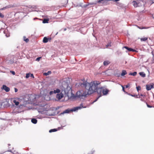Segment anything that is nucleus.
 <instances>
[{
	"label": "nucleus",
	"mask_w": 154,
	"mask_h": 154,
	"mask_svg": "<svg viewBox=\"0 0 154 154\" xmlns=\"http://www.w3.org/2000/svg\"><path fill=\"white\" fill-rule=\"evenodd\" d=\"M56 92V90H54L53 91V93H54V94H56V93H57V92Z\"/></svg>",
	"instance_id": "nucleus-40"
},
{
	"label": "nucleus",
	"mask_w": 154,
	"mask_h": 154,
	"mask_svg": "<svg viewBox=\"0 0 154 154\" xmlns=\"http://www.w3.org/2000/svg\"><path fill=\"white\" fill-rule=\"evenodd\" d=\"M100 83L99 81H93L90 83L87 82L86 81L83 82L81 83V85L85 87L87 91V94L88 95L91 94L94 92Z\"/></svg>",
	"instance_id": "nucleus-1"
},
{
	"label": "nucleus",
	"mask_w": 154,
	"mask_h": 154,
	"mask_svg": "<svg viewBox=\"0 0 154 154\" xmlns=\"http://www.w3.org/2000/svg\"><path fill=\"white\" fill-rule=\"evenodd\" d=\"M109 91L106 88H104L103 87V89L102 91V95H106L108 93Z\"/></svg>",
	"instance_id": "nucleus-8"
},
{
	"label": "nucleus",
	"mask_w": 154,
	"mask_h": 154,
	"mask_svg": "<svg viewBox=\"0 0 154 154\" xmlns=\"http://www.w3.org/2000/svg\"><path fill=\"white\" fill-rule=\"evenodd\" d=\"M137 27L140 29H146L148 28L147 27H140L138 26H137Z\"/></svg>",
	"instance_id": "nucleus-22"
},
{
	"label": "nucleus",
	"mask_w": 154,
	"mask_h": 154,
	"mask_svg": "<svg viewBox=\"0 0 154 154\" xmlns=\"http://www.w3.org/2000/svg\"><path fill=\"white\" fill-rule=\"evenodd\" d=\"M127 73L126 71L125 70H122V72L121 74V75L122 76H123L127 74Z\"/></svg>",
	"instance_id": "nucleus-13"
},
{
	"label": "nucleus",
	"mask_w": 154,
	"mask_h": 154,
	"mask_svg": "<svg viewBox=\"0 0 154 154\" xmlns=\"http://www.w3.org/2000/svg\"><path fill=\"white\" fill-rule=\"evenodd\" d=\"M129 86H130V85L129 84H128V85H126L125 86V87L126 88H128V87H129Z\"/></svg>",
	"instance_id": "nucleus-33"
},
{
	"label": "nucleus",
	"mask_w": 154,
	"mask_h": 154,
	"mask_svg": "<svg viewBox=\"0 0 154 154\" xmlns=\"http://www.w3.org/2000/svg\"><path fill=\"white\" fill-rule=\"evenodd\" d=\"M41 58V57H38L37 59H36V60H39Z\"/></svg>",
	"instance_id": "nucleus-39"
},
{
	"label": "nucleus",
	"mask_w": 154,
	"mask_h": 154,
	"mask_svg": "<svg viewBox=\"0 0 154 154\" xmlns=\"http://www.w3.org/2000/svg\"><path fill=\"white\" fill-rule=\"evenodd\" d=\"M30 73H27L26 74V79H27L28 78L29 76H30Z\"/></svg>",
	"instance_id": "nucleus-26"
},
{
	"label": "nucleus",
	"mask_w": 154,
	"mask_h": 154,
	"mask_svg": "<svg viewBox=\"0 0 154 154\" xmlns=\"http://www.w3.org/2000/svg\"><path fill=\"white\" fill-rule=\"evenodd\" d=\"M103 87H98V86L97 87V89L96 90V91H95V92H96L97 93V94L99 96L93 102V103H94L95 102H96L97 99L101 96H102V91L103 89Z\"/></svg>",
	"instance_id": "nucleus-5"
},
{
	"label": "nucleus",
	"mask_w": 154,
	"mask_h": 154,
	"mask_svg": "<svg viewBox=\"0 0 154 154\" xmlns=\"http://www.w3.org/2000/svg\"><path fill=\"white\" fill-rule=\"evenodd\" d=\"M154 84L153 83L150 84L149 85H146V89L147 91H149L152 88H153Z\"/></svg>",
	"instance_id": "nucleus-7"
},
{
	"label": "nucleus",
	"mask_w": 154,
	"mask_h": 154,
	"mask_svg": "<svg viewBox=\"0 0 154 154\" xmlns=\"http://www.w3.org/2000/svg\"><path fill=\"white\" fill-rule=\"evenodd\" d=\"M48 41L49 42H51V38H48Z\"/></svg>",
	"instance_id": "nucleus-38"
},
{
	"label": "nucleus",
	"mask_w": 154,
	"mask_h": 154,
	"mask_svg": "<svg viewBox=\"0 0 154 154\" xmlns=\"http://www.w3.org/2000/svg\"><path fill=\"white\" fill-rule=\"evenodd\" d=\"M63 97V95L62 93L57 94L56 95V98L59 100L61 99Z\"/></svg>",
	"instance_id": "nucleus-10"
},
{
	"label": "nucleus",
	"mask_w": 154,
	"mask_h": 154,
	"mask_svg": "<svg viewBox=\"0 0 154 154\" xmlns=\"http://www.w3.org/2000/svg\"><path fill=\"white\" fill-rule=\"evenodd\" d=\"M121 86L122 87L123 91L124 92H125V88H124V87L123 86H122V85H121Z\"/></svg>",
	"instance_id": "nucleus-30"
},
{
	"label": "nucleus",
	"mask_w": 154,
	"mask_h": 154,
	"mask_svg": "<svg viewBox=\"0 0 154 154\" xmlns=\"http://www.w3.org/2000/svg\"><path fill=\"white\" fill-rule=\"evenodd\" d=\"M23 39L26 42H28L29 41V39L28 38H26V37L25 36L23 37Z\"/></svg>",
	"instance_id": "nucleus-24"
},
{
	"label": "nucleus",
	"mask_w": 154,
	"mask_h": 154,
	"mask_svg": "<svg viewBox=\"0 0 154 154\" xmlns=\"http://www.w3.org/2000/svg\"><path fill=\"white\" fill-rule=\"evenodd\" d=\"M114 0L116 2H117V1H119L120 0Z\"/></svg>",
	"instance_id": "nucleus-42"
},
{
	"label": "nucleus",
	"mask_w": 154,
	"mask_h": 154,
	"mask_svg": "<svg viewBox=\"0 0 154 154\" xmlns=\"http://www.w3.org/2000/svg\"><path fill=\"white\" fill-rule=\"evenodd\" d=\"M128 94L129 95L131 96L132 97H134L136 98H137V95H132L131 94Z\"/></svg>",
	"instance_id": "nucleus-25"
},
{
	"label": "nucleus",
	"mask_w": 154,
	"mask_h": 154,
	"mask_svg": "<svg viewBox=\"0 0 154 154\" xmlns=\"http://www.w3.org/2000/svg\"><path fill=\"white\" fill-rule=\"evenodd\" d=\"M4 17V15L0 12V17L1 18H3V17Z\"/></svg>",
	"instance_id": "nucleus-28"
},
{
	"label": "nucleus",
	"mask_w": 154,
	"mask_h": 154,
	"mask_svg": "<svg viewBox=\"0 0 154 154\" xmlns=\"http://www.w3.org/2000/svg\"><path fill=\"white\" fill-rule=\"evenodd\" d=\"M109 63L110 62L108 61H105L104 62L103 64L104 66H107L109 64Z\"/></svg>",
	"instance_id": "nucleus-15"
},
{
	"label": "nucleus",
	"mask_w": 154,
	"mask_h": 154,
	"mask_svg": "<svg viewBox=\"0 0 154 154\" xmlns=\"http://www.w3.org/2000/svg\"><path fill=\"white\" fill-rule=\"evenodd\" d=\"M30 76L33 78H34V76L32 74H30Z\"/></svg>",
	"instance_id": "nucleus-35"
},
{
	"label": "nucleus",
	"mask_w": 154,
	"mask_h": 154,
	"mask_svg": "<svg viewBox=\"0 0 154 154\" xmlns=\"http://www.w3.org/2000/svg\"><path fill=\"white\" fill-rule=\"evenodd\" d=\"M141 41H146L148 39L147 37H145L144 38H141L140 39Z\"/></svg>",
	"instance_id": "nucleus-16"
},
{
	"label": "nucleus",
	"mask_w": 154,
	"mask_h": 154,
	"mask_svg": "<svg viewBox=\"0 0 154 154\" xmlns=\"http://www.w3.org/2000/svg\"><path fill=\"white\" fill-rule=\"evenodd\" d=\"M14 90H15V92H16L17 91H18V90L17 88H14Z\"/></svg>",
	"instance_id": "nucleus-37"
},
{
	"label": "nucleus",
	"mask_w": 154,
	"mask_h": 154,
	"mask_svg": "<svg viewBox=\"0 0 154 154\" xmlns=\"http://www.w3.org/2000/svg\"><path fill=\"white\" fill-rule=\"evenodd\" d=\"M49 20V19H44L43 21V23H48Z\"/></svg>",
	"instance_id": "nucleus-21"
},
{
	"label": "nucleus",
	"mask_w": 154,
	"mask_h": 154,
	"mask_svg": "<svg viewBox=\"0 0 154 154\" xmlns=\"http://www.w3.org/2000/svg\"><path fill=\"white\" fill-rule=\"evenodd\" d=\"M48 39L46 37H45L44 38L43 40V42L44 43H47L48 42Z\"/></svg>",
	"instance_id": "nucleus-12"
},
{
	"label": "nucleus",
	"mask_w": 154,
	"mask_h": 154,
	"mask_svg": "<svg viewBox=\"0 0 154 154\" xmlns=\"http://www.w3.org/2000/svg\"><path fill=\"white\" fill-rule=\"evenodd\" d=\"M136 88L137 91H138L139 90H140L141 89V88L140 86H138L137 87H136Z\"/></svg>",
	"instance_id": "nucleus-27"
},
{
	"label": "nucleus",
	"mask_w": 154,
	"mask_h": 154,
	"mask_svg": "<svg viewBox=\"0 0 154 154\" xmlns=\"http://www.w3.org/2000/svg\"><path fill=\"white\" fill-rule=\"evenodd\" d=\"M86 107V106H83V103H82L80 104V106L74 107L70 110H69V109H66L61 114H63L65 113H69L70 111H75L79 109H80L82 108H85Z\"/></svg>",
	"instance_id": "nucleus-3"
},
{
	"label": "nucleus",
	"mask_w": 154,
	"mask_h": 154,
	"mask_svg": "<svg viewBox=\"0 0 154 154\" xmlns=\"http://www.w3.org/2000/svg\"><path fill=\"white\" fill-rule=\"evenodd\" d=\"M13 102L16 105H18L19 104V102L18 101H16V100H13Z\"/></svg>",
	"instance_id": "nucleus-20"
},
{
	"label": "nucleus",
	"mask_w": 154,
	"mask_h": 154,
	"mask_svg": "<svg viewBox=\"0 0 154 154\" xmlns=\"http://www.w3.org/2000/svg\"><path fill=\"white\" fill-rule=\"evenodd\" d=\"M137 74V72H131L129 73V75H132L133 76H135Z\"/></svg>",
	"instance_id": "nucleus-19"
},
{
	"label": "nucleus",
	"mask_w": 154,
	"mask_h": 154,
	"mask_svg": "<svg viewBox=\"0 0 154 154\" xmlns=\"http://www.w3.org/2000/svg\"><path fill=\"white\" fill-rule=\"evenodd\" d=\"M140 96H143V94H141Z\"/></svg>",
	"instance_id": "nucleus-43"
},
{
	"label": "nucleus",
	"mask_w": 154,
	"mask_h": 154,
	"mask_svg": "<svg viewBox=\"0 0 154 154\" xmlns=\"http://www.w3.org/2000/svg\"><path fill=\"white\" fill-rule=\"evenodd\" d=\"M88 95L87 92L82 90L79 91H77L76 93V96L79 98L82 97H86L87 95Z\"/></svg>",
	"instance_id": "nucleus-4"
},
{
	"label": "nucleus",
	"mask_w": 154,
	"mask_h": 154,
	"mask_svg": "<svg viewBox=\"0 0 154 154\" xmlns=\"http://www.w3.org/2000/svg\"><path fill=\"white\" fill-rule=\"evenodd\" d=\"M31 122L32 123L35 124L37 123V121L36 119H32L31 120Z\"/></svg>",
	"instance_id": "nucleus-14"
},
{
	"label": "nucleus",
	"mask_w": 154,
	"mask_h": 154,
	"mask_svg": "<svg viewBox=\"0 0 154 154\" xmlns=\"http://www.w3.org/2000/svg\"><path fill=\"white\" fill-rule=\"evenodd\" d=\"M56 90V92H57V93H59L60 92V90L59 89H57Z\"/></svg>",
	"instance_id": "nucleus-29"
},
{
	"label": "nucleus",
	"mask_w": 154,
	"mask_h": 154,
	"mask_svg": "<svg viewBox=\"0 0 154 154\" xmlns=\"http://www.w3.org/2000/svg\"><path fill=\"white\" fill-rule=\"evenodd\" d=\"M53 93V91H51L50 92L49 94L50 95H51Z\"/></svg>",
	"instance_id": "nucleus-36"
},
{
	"label": "nucleus",
	"mask_w": 154,
	"mask_h": 154,
	"mask_svg": "<svg viewBox=\"0 0 154 154\" xmlns=\"http://www.w3.org/2000/svg\"><path fill=\"white\" fill-rule=\"evenodd\" d=\"M51 71H48L47 72H45L43 73L44 75L47 76L51 73Z\"/></svg>",
	"instance_id": "nucleus-18"
},
{
	"label": "nucleus",
	"mask_w": 154,
	"mask_h": 154,
	"mask_svg": "<svg viewBox=\"0 0 154 154\" xmlns=\"http://www.w3.org/2000/svg\"><path fill=\"white\" fill-rule=\"evenodd\" d=\"M150 0L152 2V3H154V0Z\"/></svg>",
	"instance_id": "nucleus-41"
},
{
	"label": "nucleus",
	"mask_w": 154,
	"mask_h": 154,
	"mask_svg": "<svg viewBox=\"0 0 154 154\" xmlns=\"http://www.w3.org/2000/svg\"><path fill=\"white\" fill-rule=\"evenodd\" d=\"M147 106L148 107H149V108H151V107H152V106H150L149 105V104H147Z\"/></svg>",
	"instance_id": "nucleus-34"
},
{
	"label": "nucleus",
	"mask_w": 154,
	"mask_h": 154,
	"mask_svg": "<svg viewBox=\"0 0 154 154\" xmlns=\"http://www.w3.org/2000/svg\"><path fill=\"white\" fill-rule=\"evenodd\" d=\"M132 3L134 7L136 8L142 6L143 4V2L141 0H137L133 1Z\"/></svg>",
	"instance_id": "nucleus-6"
},
{
	"label": "nucleus",
	"mask_w": 154,
	"mask_h": 154,
	"mask_svg": "<svg viewBox=\"0 0 154 154\" xmlns=\"http://www.w3.org/2000/svg\"><path fill=\"white\" fill-rule=\"evenodd\" d=\"M124 48H125V49H127V50H128V51H131L134 52V51H136L134 49L131 48H129L128 47H127V46H125Z\"/></svg>",
	"instance_id": "nucleus-11"
},
{
	"label": "nucleus",
	"mask_w": 154,
	"mask_h": 154,
	"mask_svg": "<svg viewBox=\"0 0 154 154\" xmlns=\"http://www.w3.org/2000/svg\"><path fill=\"white\" fill-rule=\"evenodd\" d=\"M2 89H4L6 92H9L10 90V88L5 85H3Z\"/></svg>",
	"instance_id": "nucleus-9"
},
{
	"label": "nucleus",
	"mask_w": 154,
	"mask_h": 154,
	"mask_svg": "<svg viewBox=\"0 0 154 154\" xmlns=\"http://www.w3.org/2000/svg\"><path fill=\"white\" fill-rule=\"evenodd\" d=\"M66 88L65 87L63 88V93L66 95L68 97L69 99H74L75 96L74 94H72L71 88L70 87L68 86V84L66 83Z\"/></svg>",
	"instance_id": "nucleus-2"
},
{
	"label": "nucleus",
	"mask_w": 154,
	"mask_h": 154,
	"mask_svg": "<svg viewBox=\"0 0 154 154\" xmlns=\"http://www.w3.org/2000/svg\"><path fill=\"white\" fill-rule=\"evenodd\" d=\"M57 131V130L56 129H51L49 130V132L50 133H51L52 132H54L55 131Z\"/></svg>",
	"instance_id": "nucleus-23"
},
{
	"label": "nucleus",
	"mask_w": 154,
	"mask_h": 154,
	"mask_svg": "<svg viewBox=\"0 0 154 154\" xmlns=\"http://www.w3.org/2000/svg\"><path fill=\"white\" fill-rule=\"evenodd\" d=\"M108 46V45H106V46H107V47Z\"/></svg>",
	"instance_id": "nucleus-44"
},
{
	"label": "nucleus",
	"mask_w": 154,
	"mask_h": 154,
	"mask_svg": "<svg viewBox=\"0 0 154 154\" xmlns=\"http://www.w3.org/2000/svg\"><path fill=\"white\" fill-rule=\"evenodd\" d=\"M104 0H98V2H97L98 3H100L102 1H103Z\"/></svg>",
	"instance_id": "nucleus-32"
},
{
	"label": "nucleus",
	"mask_w": 154,
	"mask_h": 154,
	"mask_svg": "<svg viewBox=\"0 0 154 154\" xmlns=\"http://www.w3.org/2000/svg\"><path fill=\"white\" fill-rule=\"evenodd\" d=\"M139 74L143 77H144L146 76V74L143 72H140L139 73Z\"/></svg>",
	"instance_id": "nucleus-17"
},
{
	"label": "nucleus",
	"mask_w": 154,
	"mask_h": 154,
	"mask_svg": "<svg viewBox=\"0 0 154 154\" xmlns=\"http://www.w3.org/2000/svg\"><path fill=\"white\" fill-rule=\"evenodd\" d=\"M11 72L13 75H14L15 74V72L14 71H11Z\"/></svg>",
	"instance_id": "nucleus-31"
}]
</instances>
